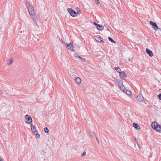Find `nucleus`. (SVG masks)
<instances>
[{"mask_svg":"<svg viewBox=\"0 0 161 161\" xmlns=\"http://www.w3.org/2000/svg\"><path fill=\"white\" fill-rule=\"evenodd\" d=\"M0 161H3V160L0 158Z\"/></svg>","mask_w":161,"mask_h":161,"instance_id":"nucleus-39","label":"nucleus"},{"mask_svg":"<svg viewBox=\"0 0 161 161\" xmlns=\"http://www.w3.org/2000/svg\"><path fill=\"white\" fill-rule=\"evenodd\" d=\"M146 52L147 53L150 57H152L153 56V54L152 52L148 48L146 49Z\"/></svg>","mask_w":161,"mask_h":161,"instance_id":"nucleus-10","label":"nucleus"},{"mask_svg":"<svg viewBox=\"0 0 161 161\" xmlns=\"http://www.w3.org/2000/svg\"><path fill=\"white\" fill-rule=\"evenodd\" d=\"M125 92H125L128 95H131V92L130 91H129L127 89H125Z\"/></svg>","mask_w":161,"mask_h":161,"instance_id":"nucleus-19","label":"nucleus"},{"mask_svg":"<svg viewBox=\"0 0 161 161\" xmlns=\"http://www.w3.org/2000/svg\"><path fill=\"white\" fill-rule=\"evenodd\" d=\"M97 28L98 30L100 31H102L103 30L104 27L102 25H99Z\"/></svg>","mask_w":161,"mask_h":161,"instance_id":"nucleus-13","label":"nucleus"},{"mask_svg":"<svg viewBox=\"0 0 161 161\" xmlns=\"http://www.w3.org/2000/svg\"><path fill=\"white\" fill-rule=\"evenodd\" d=\"M67 11L70 15L73 17L77 16L76 12L71 8H68Z\"/></svg>","mask_w":161,"mask_h":161,"instance_id":"nucleus-4","label":"nucleus"},{"mask_svg":"<svg viewBox=\"0 0 161 161\" xmlns=\"http://www.w3.org/2000/svg\"><path fill=\"white\" fill-rule=\"evenodd\" d=\"M25 122L27 124H30L32 122V120L31 117L29 116L28 114H26L25 116Z\"/></svg>","mask_w":161,"mask_h":161,"instance_id":"nucleus-3","label":"nucleus"},{"mask_svg":"<svg viewBox=\"0 0 161 161\" xmlns=\"http://www.w3.org/2000/svg\"><path fill=\"white\" fill-rule=\"evenodd\" d=\"M151 126L154 130L158 132H161V125H158L157 122L155 121L153 122Z\"/></svg>","mask_w":161,"mask_h":161,"instance_id":"nucleus-1","label":"nucleus"},{"mask_svg":"<svg viewBox=\"0 0 161 161\" xmlns=\"http://www.w3.org/2000/svg\"><path fill=\"white\" fill-rule=\"evenodd\" d=\"M44 130L45 132L47 133L49 132V130L47 127H45L44 129Z\"/></svg>","mask_w":161,"mask_h":161,"instance_id":"nucleus-21","label":"nucleus"},{"mask_svg":"<svg viewBox=\"0 0 161 161\" xmlns=\"http://www.w3.org/2000/svg\"><path fill=\"white\" fill-rule=\"evenodd\" d=\"M95 138H96V140H97V141H98L99 140H98V138H97V136H95Z\"/></svg>","mask_w":161,"mask_h":161,"instance_id":"nucleus-34","label":"nucleus"},{"mask_svg":"<svg viewBox=\"0 0 161 161\" xmlns=\"http://www.w3.org/2000/svg\"><path fill=\"white\" fill-rule=\"evenodd\" d=\"M76 13V14H80L81 12L80 10H79V11H77Z\"/></svg>","mask_w":161,"mask_h":161,"instance_id":"nucleus-28","label":"nucleus"},{"mask_svg":"<svg viewBox=\"0 0 161 161\" xmlns=\"http://www.w3.org/2000/svg\"><path fill=\"white\" fill-rule=\"evenodd\" d=\"M97 143H98V144H100V142H99V140L97 141Z\"/></svg>","mask_w":161,"mask_h":161,"instance_id":"nucleus-37","label":"nucleus"},{"mask_svg":"<svg viewBox=\"0 0 161 161\" xmlns=\"http://www.w3.org/2000/svg\"><path fill=\"white\" fill-rule=\"evenodd\" d=\"M109 40L112 42L115 43V42L114 40L110 37H108V38Z\"/></svg>","mask_w":161,"mask_h":161,"instance_id":"nucleus-20","label":"nucleus"},{"mask_svg":"<svg viewBox=\"0 0 161 161\" xmlns=\"http://www.w3.org/2000/svg\"><path fill=\"white\" fill-rule=\"evenodd\" d=\"M133 126L137 130H140V128L139 127V125L136 123H134L133 124Z\"/></svg>","mask_w":161,"mask_h":161,"instance_id":"nucleus-12","label":"nucleus"},{"mask_svg":"<svg viewBox=\"0 0 161 161\" xmlns=\"http://www.w3.org/2000/svg\"><path fill=\"white\" fill-rule=\"evenodd\" d=\"M74 56L78 58V56H79L76 53H75L74 55Z\"/></svg>","mask_w":161,"mask_h":161,"instance_id":"nucleus-25","label":"nucleus"},{"mask_svg":"<svg viewBox=\"0 0 161 161\" xmlns=\"http://www.w3.org/2000/svg\"><path fill=\"white\" fill-rule=\"evenodd\" d=\"M13 62V60L12 58L9 59L7 61L8 64V65H9L12 64Z\"/></svg>","mask_w":161,"mask_h":161,"instance_id":"nucleus-18","label":"nucleus"},{"mask_svg":"<svg viewBox=\"0 0 161 161\" xmlns=\"http://www.w3.org/2000/svg\"><path fill=\"white\" fill-rule=\"evenodd\" d=\"M81 58V57L80 56H78V58H80V59Z\"/></svg>","mask_w":161,"mask_h":161,"instance_id":"nucleus-38","label":"nucleus"},{"mask_svg":"<svg viewBox=\"0 0 161 161\" xmlns=\"http://www.w3.org/2000/svg\"><path fill=\"white\" fill-rule=\"evenodd\" d=\"M119 75L123 80H125V77H127L126 73L124 71L121 72L119 74Z\"/></svg>","mask_w":161,"mask_h":161,"instance_id":"nucleus-7","label":"nucleus"},{"mask_svg":"<svg viewBox=\"0 0 161 161\" xmlns=\"http://www.w3.org/2000/svg\"><path fill=\"white\" fill-rule=\"evenodd\" d=\"M95 138H96V140H97V141H98L99 140H98V138H97V136H95Z\"/></svg>","mask_w":161,"mask_h":161,"instance_id":"nucleus-36","label":"nucleus"},{"mask_svg":"<svg viewBox=\"0 0 161 161\" xmlns=\"http://www.w3.org/2000/svg\"><path fill=\"white\" fill-rule=\"evenodd\" d=\"M149 23L150 24L152 25L153 28L155 30H157V29H159L160 30V29H159L156 24V23L153 22L152 21H150L149 22Z\"/></svg>","mask_w":161,"mask_h":161,"instance_id":"nucleus-5","label":"nucleus"},{"mask_svg":"<svg viewBox=\"0 0 161 161\" xmlns=\"http://www.w3.org/2000/svg\"><path fill=\"white\" fill-rule=\"evenodd\" d=\"M66 46L68 49L73 51V42H70L69 44H67Z\"/></svg>","mask_w":161,"mask_h":161,"instance_id":"nucleus-6","label":"nucleus"},{"mask_svg":"<svg viewBox=\"0 0 161 161\" xmlns=\"http://www.w3.org/2000/svg\"><path fill=\"white\" fill-rule=\"evenodd\" d=\"M40 134L38 133H37L36 134V137L37 138H38L40 137Z\"/></svg>","mask_w":161,"mask_h":161,"instance_id":"nucleus-22","label":"nucleus"},{"mask_svg":"<svg viewBox=\"0 0 161 161\" xmlns=\"http://www.w3.org/2000/svg\"><path fill=\"white\" fill-rule=\"evenodd\" d=\"M95 39L98 42H101L102 41H103V39L99 36H95Z\"/></svg>","mask_w":161,"mask_h":161,"instance_id":"nucleus-11","label":"nucleus"},{"mask_svg":"<svg viewBox=\"0 0 161 161\" xmlns=\"http://www.w3.org/2000/svg\"><path fill=\"white\" fill-rule=\"evenodd\" d=\"M31 129L33 133L34 134L37 132V131L36 130V127L32 124H31Z\"/></svg>","mask_w":161,"mask_h":161,"instance_id":"nucleus-8","label":"nucleus"},{"mask_svg":"<svg viewBox=\"0 0 161 161\" xmlns=\"http://www.w3.org/2000/svg\"><path fill=\"white\" fill-rule=\"evenodd\" d=\"M93 134H94V135L95 136H96V133H95V131H94V132H93Z\"/></svg>","mask_w":161,"mask_h":161,"instance_id":"nucleus-33","label":"nucleus"},{"mask_svg":"<svg viewBox=\"0 0 161 161\" xmlns=\"http://www.w3.org/2000/svg\"><path fill=\"white\" fill-rule=\"evenodd\" d=\"M1 131L3 132H4V130L3 129H2L1 128Z\"/></svg>","mask_w":161,"mask_h":161,"instance_id":"nucleus-30","label":"nucleus"},{"mask_svg":"<svg viewBox=\"0 0 161 161\" xmlns=\"http://www.w3.org/2000/svg\"><path fill=\"white\" fill-rule=\"evenodd\" d=\"M95 138H96V140H97V141H98L99 140H98V138H97V136H95Z\"/></svg>","mask_w":161,"mask_h":161,"instance_id":"nucleus-35","label":"nucleus"},{"mask_svg":"<svg viewBox=\"0 0 161 161\" xmlns=\"http://www.w3.org/2000/svg\"><path fill=\"white\" fill-rule=\"evenodd\" d=\"M120 89L122 90V91L124 92H125V91L126 89L125 88V86L123 85H121L120 86Z\"/></svg>","mask_w":161,"mask_h":161,"instance_id":"nucleus-17","label":"nucleus"},{"mask_svg":"<svg viewBox=\"0 0 161 161\" xmlns=\"http://www.w3.org/2000/svg\"><path fill=\"white\" fill-rule=\"evenodd\" d=\"M80 59L82 61H85V58H83L81 57Z\"/></svg>","mask_w":161,"mask_h":161,"instance_id":"nucleus-27","label":"nucleus"},{"mask_svg":"<svg viewBox=\"0 0 161 161\" xmlns=\"http://www.w3.org/2000/svg\"><path fill=\"white\" fill-rule=\"evenodd\" d=\"M158 97L160 100H161V93L159 94L158 95Z\"/></svg>","mask_w":161,"mask_h":161,"instance_id":"nucleus-26","label":"nucleus"},{"mask_svg":"<svg viewBox=\"0 0 161 161\" xmlns=\"http://www.w3.org/2000/svg\"><path fill=\"white\" fill-rule=\"evenodd\" d=\"M93 23L94 25H95V26H96L97 28V27L98 26V25H99L98 24H97L96 22H93Z\"/></svg>","mask_w":161,"mask_h":161,"instance_id":"nucleus-24","label":"nucleus"},{"mask_svg":"<svg viewBox=\"0 0 161 161\" xmlns=\"http://www.w3.org/2000/svg\"><path fill=\"white\" fill-rule=\"evenodd\" d=\"M115 69L116 70L117 72L120 73L121 72V69L119 67H114Z\"/></svg>","mask_w":161,"mask_h":161,"instance_id":"nucleus-15","label":"nucleus"},{"mask_svg":"<svg viewBox=\"0 0 161 161\" xmlns=\"http://www.w3.org/2000/svg\"><path fill=\"white\" fill-rule=\"evenodd\" d=\"M86 152H84L81 154V157H83L84 156L86 155Z\"/></svg>","mask_w":161,"mask_h":161,"instance_id":"nucleus-23","label":"nucleus"},{"mask_svg":"<svg viewBox=\"0 0 161 161\" xmlns=\"http://www.w3.org/2000/svg\"><path fill=\"white\" fill-rule=\"evenodd\" d=\"M95 2L96 3H97V4L99 3V0H95Z\"/></svg>","mask_w":161,"mask_h":161,"instance_id":"nucleus-29","label":"nucleus"},{"mask_svg":"<svg viewBox=\"0 0 161 161\" xmlns=\"http://www.w3.org/2000/svg\"><path fill=\"white\" fill-rule=\"evenodd\" d=\"M60 42H61V43H63V40H62V39H61V40L60 39Z\"/></svg>","mask_w":161,"mask_h":161,"instance_id":"nucleus-31","label":"nucleus"},{"mask_svg":"<svg viewBox=\"0 0 161 161\" xmlns=\"http://www.w3.org/2000/svg\"><path fill=\"white\" fill-rule=\"evenodd\" d=\"M28 10L31 19L34 20H36L37 18V16L35 11L34 10L33 8H28Z\"/></svg>","mask_w":161,"mask_h":161,"instance_id":"nucleus-2","label":"nucleus"},{"mask_svg":"<svg viewBox=\"0 0 161 161\" xmlns=\"http://www.w3.org/2000/svg\"><path fill=\"white\" fill-rule=\"evenodd\" d=\"M26 5L28 9V8H32L33 7L30 6V3L28 2H27L26 3Z\"/></svg>","mask_w":161,"mask_h":161,"instance_id":"nucleus-16","label":"nucleus"},{"mask_svg":"<svg viewBox=\"0 0 161 161\" xmlns=\"http://www.w3.org/2000/svg\"><path fill=\"white\" fill-rule=\"evenodd\" d=\"M3 93V92L2 90H0V94H2Z\"/></svg>","mask_w":161,"mask_h":161,"instance_id":"nucleus-32","label":"nucleus"},{"mask_svg":"<svg viewBox=\"0 0 161 161\" xmlns=\"http://www.w3.org/2000/svg\"><path fill=\"white\" fill-rule=\"evenodd\" d=\"M136 99L138 101L141 102L143 100L144 97L142 95L140 94L137 96Z\"/></svg>","mask_w":161,"mask_h":161,"instance_id":"nucleus-9","label":"nucleus"},{"mask_svg":"<svg viewBox=\"0 0 161 161\" xmlns=\"http://www.w3.org/2000/svg\"><path fill=\"white\" fill-rule=\"evenodd\" d=\"M75 80L79 84H80L81 82V80L80 78L79 77H77V78H76L75 79Z\"/></svg>","mask_w":161,"mask_h":161,"instance_id":"nucleus-14","label":"nucleus"}]
</instances>
